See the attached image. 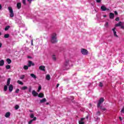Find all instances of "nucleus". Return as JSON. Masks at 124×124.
I'll return each instance as SVG.
<instances>
[{
	"label": "nucleus",
	"instance_id": "f257e3e1",
	"mask_svg": "<svg viewBox=\"0 0 124 124\" xmlns=\"http://www.w3.org/2000/svg\"><path fill=\"white\" fill-rule=\"evenodd\" d=\"M51 42L52 43H57L58 39H57V34L53 33L51 35Z\"/></svg>",
	"mask_w": 124,
	"mask_h": 124
},
{
	"label": "nucleus",
	"instance_id": "f03ea898",
	"mask_svg": "<svg viewBox=\"0 0 124 124\" xmlns=\"http://www.w3.org/2000/svg\"><path fill=\"white\" fill-rule=\"evenodd\" d=\"M8 9L10 12V16L11 17V18H13V17H14V13H13V9H12V8L11 7H9L8 8Z\"/></svg>",
	"mask_w": 124,
	"mask_h": 124
},
{
	"label": "nucleus",
	"instance_id": "7ed1b4c3",
	"mask_svg": "<svg viewBox=\"0 0 124 124\" xmlns=\"http://www.w3.org/2000/svg\"><path fill=\"white\" fill-rule=\"evenodd\" d=\"M104 102V98H101L98 101V103H97V107L98 108H99V107H101V104L102 103H103V102Z\"/></svg>",
	"mask_w": 124,
	"mask_h": 124
},
{
	"label": "nucleus",
	"instance_id": "20e7f679",
	"mask_svg": "<svg viewBox=\"0 0 124 124\" xmlns=\"http://www.w3.org/2000/svg\"><path fill=\"white\" fill-rule=\"evenodd\" d=\"M68 62V61H66L65 62H64L63 65V67H64L65 69H68L69 68V63Z\"/></svg>",
	"mask_w": 124,
	"mask_h": 124
},
{
	"label": "nucleus",
	"instance_id": "39448f33",
	"mask_svg": "<svg viewBox=\"0 0 124 124\" xmlns=\"http://www.w3.org/2000/svg\"><path fill=\"white\" fill-rule=\"evenodd\" d=\"M81 54H82V55H84V56L88 55V54L89 53V52H88V50L84 48H81Z\"/></svg>",
	"mask_w": 124,
	"mask_h": 124
},
{
	"label": "nucleus",
	"instance_id": "423d86ee",
	"mask_svg": "<svg viewBox=\"0 0 124 124\" xmlns=\"http://www.w3.org/2000/svg\"><path fill=\"white\" fill-rule=\"evenodd\" d=\"M34 64H35L34 63L32 62L29 61L28 65L29 67H31V65L32 66H34Z\"/></svg>",
	"mask_w": 124,
	"mask_h": 124
},
{
	"label": "nucleus",
	"instance_id": "0eeeda50",
	"mask_svg": "<svg viewBox=\"0 0 124 124\" xmlns=\"http://www.w3.org/2000/svg\"><path fill=\"white\" fill-rule=\"evenodd\" d=\"M112 31H113L114 35L115 37H118L117 35V32L116 31V28L112 29Z\"/></svg>",
	"mask_w": 124,
	"mask_h": 124
},
{
	"label": "nucleus",
	"instance_id": "6e6552de",
	"mask_svg": "<svg viewBox=\"0 0 124 124\" xmlns=\"http://www.w3.org/2000/svg\"><path fill=\"white\" fill-rule=\"evenodd\" d=\"M112 31H113L114 35L115 37H118L117 35V32L116 31V28L112 29Z\"/></svg>",
	"mask_w": 124,
	"mask_h": 124
},
{
	"label": "nucleus",
	"instance_id": "1a4fd4ad",
	"mask_svg": "<svg viewBox=\"0 0 124 124\" xmlns=\"http://www.w3.org/2000/svg\"><path fill=\"white\" fill-rule=\"evenodd\" d=\"M84 120H85V118H81L80 120L78 121L79 124H85V122H84Z\"/></svg>",
	"mask_w": 124,
	"mask_h": 124
},
{
	"label": "nucleus",
	"instance_id": "9d476101",
	"mask_svg": "<svg viewBox=\"0 0 124 124\" xmlns=\"http://www.w3.org/2000/svg\"><path fill=\"white\" fill-rule=\"evenodd\" d=\"M13 91V85L12 84H10L9 86V91L10 93H11Z\"/></svg>",
	"mask_w": 124,
	"mask_h": 124
},
{
	"label": "nucleus",
	"instance_id": "9b49d317",
	"mask_svg": "<svg viewBox=\"0 0 124 124\" xmlns=\"http://www.w3.org/2000/svg\"><path fill=\"white\" fill-rule=\"evenodd\" d=\"M101 9L102 10V11H105L106 10H109V9L106 8V7H105V6H102L101 7Z\"/></svg>",
	"mask_w": 124,
	"mask_h": 124
},
{
	"label": "nucleus",
	"instance_id": "f8f14e48",
	"mask_svg": "<svg viewBox=\"0 0 124 124\" xmlns=\"http://www.w3.org/2000/svg\"><path fill=\"white\" fill-rule=\"evenodd\" d=\"M39 69H40V70H42V71H45V66L41 65L39 67Z\"/></svg>",
	"mask_w": 124,
	"mask_h": 124
},
{
	"label": "nucleus",
	"instance_id": "ddd939ff",
	"mask_svg": "<svg viewBox=\"0 0 124 124\" xmlns=\"http://www.w3.org/2000/svg\"><path fill=\"white\" fill-rule=\"evenodd\" d=\"M32 94H33L34 96H37V95H38V93H36L35 91L33 90L32 92Z\"/></svg>",
	"mask_w": 124,
	"mask_h": 124
},
{
	"label": "nucleus",
	"instance_id": "4468645a",
	"mask_svg": "<svg viewBox=\"0 0 124 124\" xmlns=\"http://www.w3.org/2000/svg\"><path fill=\"white\" fill-rule=\"evenodd\" d=\"M115 16V15L112 13H110L109 14V18L110 19H113L114 17Z\"/></svg>",
	"mask_w": 124,
	"mask_h": 124
},
{
	"label": "nucleus",
	"instance_id": "2eb2a0df",
	"mask_svg": "<svg viewBox=\"0 0 124 124\" xmlns=\"http://www.w3.org/2000/svg\"><path fill=\"white\" fill-rule=\"evenodd\" d=\"M3 65H4V61H3V60H1L0 61V66H3Z\"/></svg>",
	"mask_w": 124,
	"mask_h": 124
},
{
	"label": "nucleus",
	"instance_id": "dca6fc26",
	"mask_svg": "<svg viewBox=\"0 0 124 124\" xmlns=\"http://www.w3.org/2000/svg\"><path fill=\"white\" fill-rule=\"evenodd\" d=\"M33 121H36V117H34L33 119L31 120L29 122V124H31V123L33 122Z\"/></svg>",
	"mask_w": 124,
	"mask_h": 124
},
{
	"label": "nucleus",
	"instance_id": "f3484780",
	"mask_svg": "<svg viewBox=\"0 0 124 124\" xmlns=\"http://www.w3.org/2000/svg\"><path fill=\"white\" fill-rule=\"evenodd\" d=\"M16 6L18 9H20V8H21V6H22V4L20 2L17 3L16 4Z\"/></svg>",
	"mask_w": 124,
	"mask_h": 124
},
{
	"label": "nucleus",
	"instance_id": "a211bd4d",
	"mask_svg": "<svg viewBox=\"0 0 124 124\" xmlns=\"http://www.w3.org/2000/svg\"><path fill=\"white\" fill-rule=\"evenodd\" d=\"M123 23L122 22H119L118 23L115 24V27H120L122 26Z\"/></svg>",
	"mask_w": 124,
	"mask_h": 124
},
{
	"label": "nucleus",
	"instance_id": "6ab92c4d",
	"mask_svg": "<svg viewBox=\"0 0 124 124\" xmlns=\"http://www.w3.org/2000/svg\"><path fill=\"white\" fill-rule=\"evenodd\" d=\"M10 112H7L5 114V117L6 118H9V117H10Z\"/></svg>",
	"mask_w": 124,
	"mask_h": 124
},
{
	"label": "nucleus",
	"instance_id": "aec40b11",
	"mask_svg": "<svg viewBox=\"0 0 124 124\" xmlns=\"http://www.w3.org/2000/svg\"><path fill=\"white\" fill-rule=\"evenodd\" d=\"M46 98H44L43 99L40 101V103H44V102H46Z\"/></svg>",
	"mask_w": 124,
	"mask_h": 124
},
{
	"label": "nucleus",
	"instance_id": "412c9836",
	"mask_svg": "<svg viewBox=\"0 0 124 124\" xmlns=\"http://www.w3.org/2000/svg\"><path fill=\"white\" fill-rule=\"evenodd\" d=\"M38 97H44V94H43V93H40L38 95Z\"/></svg>",
	"mask_w": 124,
	"mask_h": 124
},
{
	"label": "nucleus",
	"instance_id": "4be33fe9",
	"mask_svg": "<svg viewBox=\"0 0 124 124\" xmlns=\"http://www.w3.org/2000/svg\"><path fill=\"white\" fill-rule=\"evenodd\" d=\"M46 80H50V79H51V77H50V75H47L46 76Z\"/></svg>",
	"mask_w": 124,
	"mask_h": 124
},
{
	"label": "nucleus",
	"instance_id": "5701e85b",
	"mask_svg": "<svg viewBox=\"0 0 124 124\" xmlns=\"http://www.w3.org/2000/svg\"><path fill=\"white\" fill-rule=\"evenodd\" d=\"M30 75L32 78H33V79H36V76H35V75L31 74Z\"/></svg>",
	"mask_w": 124,
	"mask_h": 124
},
{
	"label": "nucleus",
	"instance_id": "b1692460",
	"mask_svg": "<svg viewBox=\"0 0 124 124\" xmlns=\"http://www.w3.org/2000/svg\"><path fill=\"white\" fill-rule=\"evenodd\" d=\"M10 78H8L7 81V86H9V85H10Z\"/></svg>",
	"mask_w": 124,
	"mask_h": 124
},
{
	"label": "nucleus",
	"instance_id": "393cba45",
	"mask_svg": "<svg viewBox=\"0 0 124 124\" xmlns=\"http://www.w3.org/2000/svg\"><path fill=\"white\" fill-rule=\"evenodd\" d=\"M6 62H8V64H10V63H11V60L10 59H7L6 60Z\"/></svg>",
	"mask_w": 124,
	"mask_h": 124
},
{
	"label": "nucleus",
	"instance_id": "a878e982",
	"mask_svg": "<svg viewBox=\"0 0 124 124\" xmlns=\"http://www.w3.org/2000/svg\"><path fill=\"white\" fill-rule=\"evenodd\" d=\"M27 89H28V87L27 86H23L22 87H21V90H22L23 91H25V90H27Z\"/></svg>",
	"mask_w": 124,
	"mask_h": 124
},
{
	"label": "nucleus",
	"instance_id": "bb28decb",
	"mask_svg": "<svg viewBox=\"0 0 124 124\" xmlns=\"http://www.w3.org/2000/svg\"><path fill=\"white\" fill-rule=\"evenodd\" d=\"M6 69H10L11 68V66L10 65H6Z\"/></svg>",
	"mask_w": 124,
	"mask_h": 124
},
{
	"label": "nucleus",
	"instance_id": "cd10ccee",
	"mask_svg": "<svg viewBox=\"0 0 124 124\" xmlns=\"http://www.w3.org/2000/svg\"><path fill=\"white\" fill-rule=\"evenodd\" d=\"M23 68H24V69H25V70H27V69H29V65L28 66L24 65Z\"/></svg>",
	"mask_w": 124,
	"mask_h": 124
},
{
	"label": "nucleus",
	"instance_id": "c85d7f7f",
	"mask_svg": "<svg viewBox=\"0 0 124 124\" xmlns=\"http://www.w3.org/2000/svg\"><path fill=\"white\" fill-rule=\"evenodd\" d=\"M7 89H8L7 85H5L4 86V92H6V91H7Z\"/></svg>",
	"mask_w": 124,
	"mask_h": 124
},
{
	"label": "nucleus",
	"instance_id": "c756f323",
	"mask_svg": "<svg viewBox=\"0 0 124 124\" xmlns=\"http://www.w3.org/2000/svg\"><path fill=\"white\" fill-rule=\"evenodd\" d=\"M105 27L106 28H108V27H109V23L108 22H106L105 24Z\"/></svg>",
	"mask_w": 124,
	"mask_h": 124
},
{
	"label": "nucleus",
	"instance_id": "7c9ffc66",
	"mask_svg": "<svg viewBox=\"0 0 124 124\" xmlns=\"http://www.w3.org/2000/svg\"><path fill=\"white\" fill-rule=\"evenodd\" d=\"M4 37L5 38H8L9 37V34H5L4 36Z\"/></svg>",
	"mask_w": 124,
	"mask_h": 124
},
{
	"label": "nucleus",
	"instance_id": "2f4dec72",
	"mask_svg": "<svg viewBox=\"0 0 124 124\" xmlns=\"http://www.w3.org/2000/svg\"><path fill=\"white\" fill-rule=\"evenodd\" d=\"M10 28V26H7L5 28V31H8L9 30V28Z\"/></svg>",
	"mask_w": 124,
	"mask_h": 124
},
{
	"label": "nucleus",
	"instance_id": "473e14b6",
	"mask_svg": "<svg viewBox=\"0 0 124 124\" xmlns=\"http://www.w3.org/2000/svg\"><path fill=\"white\" fill-rule=\"evenodd\" d=\"M52 59L53 60V61H56V60H57V57H56L55 55L52 56Z\"/></svg>",
	"mask_w": 124,
	"mask_h": 124
},
{
	"label": "nucleus",
	"instance_id": "72a5a7b5",
	"mask_svg": "<svg viewBox=\"0 0 124 124\" xmlns=\"http://www.w3.org/2000/svg\"><path fill=\"white\" fill-rule=\"evenodd\" d=\"M34 114H33V113H31V114H30V118H31V119L34 118Z\"/></svg>",
	"mask_w": 124,
	"mask_h": 124
},
{
	"label": "nucleus",
	"instance_id": "f704fd0d",
	"mask_svg": "<svg viewBox=\"0 0 124 124\" xmlns=\"http://www.w3.org/2000/svg\"><path fill=\"white\" fill-rule=\"evenodd\" d=\"M99 108H101V110H103V111H106V108H101V107H99Z\"/></svg>",
	"mask_w": 124,
	"mask_h": 124
},
{
	"label": "nucleus",
	"instance_id": "c9c22d12",
	"mask_svg": "<svg viewBox=\"0 0 124 124\" xmlns=\"http://www.w3.org/2000/svg\"><path fill=\"white\" fill-rule=\"evenodd\" d=\"M17 83L18 84H19V85H23V83L20 80H18Z\"/></svg>",
	"mask_w": 124,
	"mask_h": 124
},
{
	"label": "nucleus",
	"instance_id": "e433bc0d",
	"mask_svg": "<svg viewBox=\"0 0 124 124\" xmlns=\"http://www.w3.org/2000/svg\"><path fill=\"white\" fill-rule=\"evenodd\" d=\"M99 87H103V84L102 83V82H100L99 83Z\"/></svg>",
	"mask_w": 124,
	"mask_h": 124
},
{
	"label": "nucleus",
	"instance_id": "4c0bfd02",
	"mask_svg": "<svg viewBox=\"0 0 124 124\" xmlns=\"http://www.w3.org/2000/svg\"><path fill=\"white\" fill-rule=\"evenodd\" d=\"M41 89H42L41 86H39L38 88V92H40Z\"/></svg>",
	"mask_w": 124,
	"mask_h": 124
},
{
	"label": "nucleus",
	"instance_id": "58836bf2",
	"mask_svg": "<svg viewBox=\"0 0 124 124\" xmlns=\"http://www.w3.org/2000/svg\"><path fill=\"white\" fill-rule=\"evenodd\" d=\"M15 108L16 110H17V109H19V106H18V105H16Z\"/></svg>",
	"mask_w": 124,
	"mask_h": 124
},
{
	"label": "nucleus",
	"instance_id": "ea45409f",
	"mask_svg": "<svg viewBox=\"0 0 124 124\" xmlns=\"http://www.w3.org/2000/svg\"><path fill=\"white\" fill-rule=\"evenodd\" d=\"M121 113L122 114H124V107L121 110Z\"/></svg>",
	"mask_w": 124,
	"mask_h": 124
},
{
	"label": "nucleus",
	"instance_id": "a19ab883",
	"mask_svg": "<svg viewBox=\"0 0 124 124\" xmlns=\"http://www.w3.org/2000/svg\"><path fill=\"white\" fill-rule=\"evenodd\" d=\"M22 3H23V4H24V5H26V0H22Z\"/></svg>",
	"mask_w": 124,
	"mask_h": 124
},
{
	"label": "nucleus",
	"instance_id": "79ce46f5",
	"mask_svg": "<svg viewBox=\"0 0 124 124\" xmlns=\"http://www.w3.org/2000/svg\"><path fill=\"white\" fill-rule=\"evenodd\" d=\"M96 115H97V116H100V111H98L96 113Z\"/></svg>",
	"mask_w": 124,
	"mask_h": 124
},
{
	"label": "nucleus",
	"instance_id": "37998d69",
	"mask_svg": "<svg viewBox=\"0 0 124 124\" xmlns=\"http://www.w3.org/2000/svg\"><path fill=\"white\" fill-rule=\"evenodd\" d=\"M25 78V75H22L20 77V79H23Z\"/></svg>",
	"mask_w": 124,
	"mask_h": 124
},
{
	"label": "nucleus",
	"instance_id": "c03bdc74",
	"mask_svg": "<svg viewBox=\"0 0 124 124\" xmlns=\"http://www.w3.org/2000/svg\"><path fill=\"white\" fill-rule=\"evenodd\" d=\"M19 91H20V90H19V89H16V93H19Z\"/></svg>",
	"mask_w": 124,
	"mask_h": 124
},
{
	"label": "nucleus",
	"instance_id": "a18cd8bd",
	"mask_svg": "<svg viewBox=\"0 0 124 124\" xmlns=\"http://www.w3.org/2000/svg\"><path fill=\"white\" fill-rule=\"evenodd\" d=\"M116 21H119L120 20V18L119 17H116L115 19Z\"/></svg>",
	"mask_w": 124,
	"mask_h": 124
},
{
	"label": "nucleus",
	"instance_id": "49530a36",
	"mask_svg": "<svg viewBox=\"0 0 124 124\" xmlns=\"http://www.w3.org/2000/svg\"><path fill=\"white\" fill-rule=\"evenodd\" d=\"M31 45H32H32H33V40H31Z\"/></svg>",
	"mask_w": 124,
	"mask_h": 124
},
{
	"label": "nucleus",
	"instance_id": "de8ad7c7",
	"mask_svg": "<svg viewBox=\"0 0 124 124\" xmlns=\"http://www.w3.org/2000/svg\"><path fill=\"white\" fill-rule=\"evenodd\" d=\"M101 1V0H96L97 2H100Z\"/></svg>",
	"mask_w": 124,
	"mask_h": 124
},
{
	"label": "nucleus",
	"instance_id": "09e8293b",
	"mask_svg": "<svg viewBox=\"0 0 124 124\" xmlns=\"http://www.w3.org/2000/svg\"><path fill=\"white\" fill-rule=\"evenodd\" d=\"M115 15H118V12L117 11H114Z\"/></svg>",
	"mask_w": 124,
	"mask_h": 124
},
{
	"label": "nucleus",
	"instance_id": "8fccbe9b",
	"mask_svg": "<svg viewBox=\"0 0 124 124\" xmlns=\"http://www.w3.org/2000/svg\"><path fill=\"white\" fill-rule=\"evenodd\" d=\"M28 1H29L30 3H31V1H32V0H28Z\"/></svg>",
	"mask_w": 124,
	"mask_h": 124
},
{
	"label": "nucleus",
	"instance_id": "3c124183",
	"mask_svg": "<svg viewBox=\"0 0 124 124\" xmlns=\"http://www.w3.org/2000/svg\"><path fill=\"white\" fill-rule=\"evenodd\" d=\"M119 120L122 121L123 120V119L121 117H119Z\"/></svg>",
	"mask_w": 124,
	"mask_h": 124
},
{
	"label": "nucleus",
	"instance_id": "603ef678",
	"mask_svg": "<svg viewBox=\"0 0 124 124\" xmlns=\"http://www.w3.org/2000/svg\"><path fill=\"white\" fill-rule=\"evenodd\" d=\"M59 86H60V84H57L56 85L57 88H58Z\"/></svg>",
	"mask_w": 124,
	"mask_h": 124
},
{
	"label": "nucleus",
	"instance_id": "864d4df0",
	"mask_svg": "<svg viewBox=\"0 0 124 124\" xmlns=\"http://www.w3.org/2000/svg\"><path fill=\"white\" fill-rule=\"evenodd\" d=\"M1 46H2V44L0 43V48H1Z\"/></svg>",
	"mask_w": 124,
	"mask_h": 124
},
{
	"label": "nucleus",
	"instance_id": "5fc2aeb1",
	"mask_svg": "<svg viewBox=\"0 0 124 124\" xmlns=\"http://www.w3.org/2000/svg\"><path fill=\"white\" fill-rule=\"evenodd\" d=\"M2 8V7L1 6V5L0 4V10Z\"/></svg>",
	"mask_w": 124,
	"mask_h": 124
},
{
	"label": "nucleus",
	"instance_id": "6e6d98bb",
	"mask_svg": "<svg viewBox=\"0 0 124 124\" xmlns=\"http://www.w3.org/2000/svg\"><path fill=\"white\" fill-rule=\"evenodd\" d=\"M103 17H104L105 18H106V17H107V16H106V15H104Z\"/></svg>",
	"mask_w": 124,
	"mask_h": 124
},
{
	"label": "nucleus",
	"instance_id": "4d7b16f0",
	"mask_svg": "<svg viewBox=\"0 0 124 124\" xmlns=\"http://www.w3.org/2000/svg\"><path fill=\"white\" fill-rule=\"evenodd\" d=\"M31 88H30V89H29V92H31Z\"/></svg>",
	"mask_w": 124,
	"mask_h": 124
},
{
	"label": "nucleus",
	"instance_id": "13d9d810",
	"mask_svg": "<svg viewBox=\"0 0 124 124\" xmlns=\"http://www.w3.org/2000/svg\"><path fill=\"white\" fill-rule=\"evenodd\" d=\"M121 28H122V29H124V26H121Z\"/></svg>",
	"mask_w": 124,
	"mask_h": 124
},
{
	"label": "nucleus",
	"instance_id": "bf43d9fd",
	"mask_svg": "<svg viewBox=\"0 0 124 124\" xmlns=\"http://www.w3.org/2000/svg\"><path fill=\"white\" fill-rule=\"evenodd\" d=\"M49 104V103H46V105H48Z\"/></svg>",
	"mask_w": 124,
	"mask_h": 124
},
{
	"label": "nucleus",
	"instance_id": "052dcab7",
	"mask_svg": "<svg viewBox=\"0 0 124 124\" xmlns=\"http://www.w3.org/2000/svg\"><path fill=\"white\" fill-rule=\"evenodd\" d=\"M30 112H32V111H31V110H30Z\"/></svg>",
	"mask_w": 124,
	"mask_h": 124
}]
</instances>
